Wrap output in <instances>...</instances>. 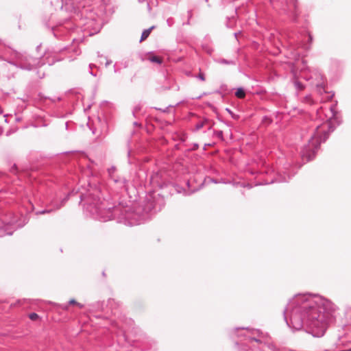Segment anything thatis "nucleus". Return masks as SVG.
Here are the masks:
<instances>
[{
	"label": "nucleus",
	"mask_w": 351,
	"mask_h": 351,
	"mask_svg": "<svg viewBox=\"0 0 351 351\" xmlns=\"http://www.w3.org/2000/svg\"><path fill=\"white\" fill-rule=\"evenodd\" d=\"M220 62L222 63V64H232V61H228V60H226L225 59L221 60Z\"/></svg>",
	"instance_id": "nucleus-22"
},
{
	"label": "nucleus",
	"mask_w": 351,
	"mask_h": 351,
	"mask_svg": "<svg viewBox=\"0 0 351 351\" xmlns=\"http://www.w3.org/2000/svg\"><path fill=\"white\" fill-rule=\"evenodd\" d=\"M158 176V173L155 175L152 176V180L154 181L155 179H156V177Z\"/></svg>",
	"instance_id": "nucleus-25"
},
{
	"label": "nucleus",
	"mask_w": 351,
	"mask_h": 351,
	"mask_svg": "<svg viewBox=\"0 0 351 351\" xmlns=\"http://www.w3.org/2000/svg\"><path fill=\"white\" fill-rule=\"evenodd\" d=\"M238 34H239V33H235V34H234V36H235L236 37H237V36H238Z\"/></svg>",
	"instance_id": "nucleus-30"
},
{
	"label": "nucleus",
	"mask_w": 351,
	"mask_h": 351,
	"mask_svg": "<svg viewBox=\"0 0 351 351\" xmlns=\"http://www.w3.org/2000/svg\"><path fill=\"white\" fill-rule=\"evenodd\" d=\"M167 25L171 27L174 23L173 19L172 18H169L167 20Z\"/></svg>",
	"instance_id": "nucleus-20"
},
{
	"label": "nucleus",
	"mask_w": 351,
	"mask_h": 351,
	"mask_svg": "<svg viewBox=\"0 0 351 351\" xmlns=\"http://www.w3.org/2000/svg\"><path fill=\"white\" fill-rule=\"evenodd\" d=\"M235 95L238 98L242 99L245 96V93L242 88H239L235 93Z\"/></svg>",
	"instance_id": "nucleus-12"
},
{
	"label": "nucleus",
	"mask_w": 351,
	"mask_h": 351,
	"mask_svg": "<svg viewBox=\"0 0 351 351\" xmlns=\"http://www.w3.org/2000/svg\"><path fill=\"white\" fill-rule=\"evenodd\" d=\"M81 200H84V199L81 196Z\"/></svg>",
	"instance_id": "nucleus-32"
},
{
	"label": "nucleus",
	"mask_w": 351,
	"mask_h": 351,
	"mask_svg": "<svg viewBox=\"0 0 351 351\" xmlns=\"http://www.w3.org/2000/svg\"><path fill=\"white\" fill-rule=\"evenodd\" d=\"M53 63H54V61H52V62H51V63H49V64H53Z\"/></svg>",
	"instance_id": "nucleus-33"
},
{
	"label": "nucleus",
	"mask_w": 351,
	"mask_h": 351,
	"mask_svg": "<svg viewBox=\"0 0 351 351\" xmlns=\"http://www.w3.org/2000/svg\"><path fill=\"white\" fill-rule=\"evenodd\" d=\"M168 108H165V109H164V110H162V109H160V108L159 110H162V112H167Z\"/></svg>",
	"instance_id": "nucleus-26"
},
{
	"label": "nucleus",
	"mask_w": 351,
	"mask_h": 351,
	"mask_svg": "<svg viewBox=\"0 0 351 351\" xmlns=\"http://www.w3.org/2000/svg\"><path fill=\"white\" fill-rule=\"evenodd\" d=\"M41 65H43V63H41ZM40 66V64L39 63V66Z\"/></svg>",
	"instance_id": "nucleus-34"
},
{
	"label": "nucleus",
	"mask_w": 351,
	"mask_h": 351,
	"mask_svg": "<svg viewBox=\"0 0 351 351\" xmlns=\"http://www.w3.org/2000/svg\"><path fill=\"white\" fill-rule=\"evenodd\" d=\"M196 78L199 79L201 81H205V75L202 72H199L198 75L195 76Z\"/></svg>",
	"instance_id": "nucleus-17"
},
{
	"label": "nucleus",
	"mask_w": 351,
	"mask_h": 351,
	"mask_svg": "<svg viewBox=\"0 0 351 351\" xmlns=\"http://www.w3.org/2000/svg\"><path fill=\"white\" fill-rule=\"evenodd\" d=\"M116 172L115 167L112 166L108 169V173L110 179L114 182V184H117L119 189H125L126 187V180L123 178H119L114 175Z\"/></svg>",
	"instance_id": "nucleus-6"
},
{
	"label": "nucleus",
	"mask_w": 351,
	"mask_h": 351,
	"mask_svg": "<svg viewBox=\"0 0 351 351\" xmlns=\"http://www.w3.org/2000/svg\"><path fill=\"white\" fill-rule=\"evenodd\" d=\"M320 77H321V79H320L321 82H318L317 83H316L315 86L317 87V91L320 94H322L323 92H325V90H324V82H322V76H320Z\"/></svg>",
	"instance_id": "nucleus-10"
},
{
	"label": "nucleus",
	"mask_w": 351,
	"mask_h": 351,
	"mask_svg": "<svg viewBox=\"0 0 351 351\" xmlns=\"http://www.w3.org/2000/svg\"><path fill=\"white\" fill-rule=\"evenodd\" d=\"M68 195L66 196L64 198H63L62 200H61V202L60 204H58L57 203V201L56 199H53L51 201V203H50V205L51 206L53 207V208H51V209H44V210H40V211H38L36 212V214L37 215H43V214H45V213H51V211H53V210H58L60 209L63 205L67 201L68 199Z\"/></svg>",
	"instance_id": "nucleus-8"
},
{
	"label": "nucleus",
	"mask_w": 351,
	"mask_h": 351,
	"mask_svg": "<svg viewBox=\"0 0 351 351\" xmlns=\"http://www.w3.org/2000/svg\"><path fill=\"white\" fill-rule=\"evenodd\" d=\"M90 73L92 75L95 76V75L92 71H90Z\"/></svg>",
	"instance_id": "nucleus-29"
},
{
	"label": "nucleus",
	"mask_w": 351,
	"mask_h": 351,
	"mask_svg": "<svg viewBox=\"0 0 351 351\" xmlns=\"http://www.w3.org/2000/svg\"><path fill=\"white\" fill-rule=\"evenodd\" d=\"M214 135L220 139H223V132L221 130L215 131Z\"/></svg>",
	"instance_id": "nucleus-16"
},
{
	"label": "nucleus",
	"mask_w": 351,
	"mask_h": 351,
	"mask_svg": "<svg viewBox=\"0 0 351 351\" xmlns=\"http://www.w3.org/2000/svg\"><path fill=\"white\" fill-rule=\"evenodd\" d=\"M13 60L8 62L23 70L31 71L39 66V60L28 56L25 53H21L14 51L12 53Z\"/></svg>",
	"instance_id": "nucleus-4"
},
{
	"label": "nucleus",
	"mask_w": 351,
	"mask_h": 351,
	"mask_svg": "<svg viewBox=\"0 0 351 351\" xmlns=\"http://www.w3.org/2000/svg\"><path fill=\"white\" fill-rule=\"evenodd\" d=\"M69 304H77L80 308H82L83 307V305L81 304H79L77 303L75 300H71L69 301Z\"/></svg>",
	"instance_id": "nucleus-21"
},
{
	"label": "nucleus",
	"mask_w": 351,
	"mask_h": 351,
	"mask_svg": "<svg viewBox=\"0 0 351 351\" xmlns=\"http://www.w3.org/2000/svg\"><path fill=\"white\" fill-rule=\"evenodd\" d=\"M93 66V64H91L89 65V66H90V69H92Z\"/></svg>",
	"instance_id": "nucleus-31"
},
{
	"label": "nucleus",
	"mask_w": 351,
	"mask_h": 351,
	"mask_svg": "<svg viewBox=\"0 0 351 351\" xmlns=\"http://www.w3.org/2000/svg\"><path fill=\"white\" fill-rule=\"evenodd\" d=\"M14 221L10 220L6 221L3 219H0V237L5 235H11L15 230Z\"/></svg>",
	"instance_id": "nucleus-5"
},
{
	"label": "nucleus",
	"mask_w": 351,
	"mask_h": 351,
	"mask_svg": "<svg viewBox=\"0 0 351 351\" xmlns=\"http://www.w3.org/2000/svg\"><path fill=\"white\" fill-rule=\"evenodd\" d=\"M339 351H351V348L348 349V350H339Z\"/></svg>",
	"instance_id": "nucleus-28"
},
{
	"label": "nucleus",
	"mask_w": 351,
	"mask_h": 351,
	"mask_svg": "<svg viewBox=\"0 0 351 351\" xmlns=\"http://www.w3.org/2000/svg\"><path fill=\"white\" fill-rule=\"evenodd\" d=\"M337 306L318 295L298 294L284 311L285 319L293 330L304 329L315 337L324 336L335 319Z\"/></svg>",
	"instance_id": "nucleus-1"
},
{
	"label": "nucleus",
	"mask_w": 351,
	"mask_h": 351,
	"mask_svg": "<svg viewBox=\"0 0 351 351\" xmlns=\"http://www.w3.org/2000/svg\"><path fill=\"white\" fill-rule=\"evenodd\" d=\"M283 173V175L282 174V173H278L277 177L276 178V182H287L289 179H290V176H287V178L286 177L285 174L287 173L285 172H282Z\"/></svg>",
	"instance_id": "nucleus-9"
},
{
	"label": "nucleus",
	"mask_w": 351,
	"mask_h": 351,
	"mask_svg": "<svg viewBox=\"0 0 351 351\" xmlns=\"http://www.w3.org/2000/svg\"><path fill=\"white\" fill-rule=\"evenodd\" d=\"M294 86H295V88L298 90H301L304 88V85L298 80H295L294 82Z\"/></svg>",
	"instance_id": "nucleus-14"
},
{
	"label": "nucleus",
	"mask_w": 351,
	"mask_h": 351,
	"mask_svg": "<svg viewBox=\"0 0 351 351\" xmlns=\"http://www.w3.org/2000/svg\"><path fill=\"white\" fill-rule=\"evenodd\" d=\"M336 104L328 107H321L317 110V117L324 122L315 126V130L308 144L304 145L301 151V155L306 160H312L318 150L322 143L328 138L329 132L334 130L332 122L337 119Z\"/></svg>",
	"instance_id": "nucleus-2"
},
{
	"label": "nucleus",
	"mask_w": 351,
	"mask_h": 351,
	"mask_svg": "<svg viewBox=\"0 0 351 351\" xmlns=\"http://www.w3.org/2000/svg\"><path fill=\"white\" fill-rule=\"evenodd\" d=\"M1 173L0 172V174H1Z\"/></svg>",
	"instance_id": "nucleus-35"
},
{
	"label": "nucleus",
	"mask_w": 351,
	"mask_h": 351,
	"mask_svg": "<svg viewBox=\"0 0 351 351\" xmlns=\"http://www.w3.org/2000/svg\"><path fill=\"white\" fill-rule=\"evenodd\" d=\"M245 330L246 333L247 335H252L256 336V337H250V339L251 340L254 341L258 342V343L261 341L258 339V337H264L263 332H261L258 329H254V328H250L247 327V328H236L235 331H237V330Z\"/></svg>",
	"instance_id": "nucleus-7"
},
{
	"label": "nucleus",
	"mask_w": 351,
	"mask_h": 351,
	"mask_svg": "<svg viewBox=\"0 0 351 351\" xmlns=\"http://www.w3.org/2000/svg\"><path fill=\"white\" fill-rule=\"evenodd\" d=\"M112 63V61L111 60H106V66H109L110 64Z\"/></svg>",
	"instance_id": "nucleus-24"
},
{
	"label": "nucleus",
	"mask_w": 351,
	"mask_h": 351,
	"mask_svg": "<svg viewBox=\"0 0 351 351\" xmlns=\"http://www.w3.org/2000/svg\"><path fill=\"white\" fill-rule=\"evenodd\" d=\"M304 102L311 104L313 103L311 96L310 95H306L304 99Z\"/></svg>",
	"instance_id": "nucleus-18"
},
{
	"label": "nucleus",
	"mask_w": 351,
	"mask_h": 351,
	"mask_svg": "<svg viewBox=\"0 0 351 351\" xmlns=\"http://www.w3.org/2000/svg\"><path fill=\"white\" fill-rule=\"evenodd\" d=\"M149 60L150 62H154V63H157V64H160L162 63V60L161 58H160L158 56H150L149 58Z\"/></svg>",
	"instance_id": "nucleus-13"
},
{
	"label": "nucleus",
	"mask_w": 351,
	"mask_h": 351,
	"mask_svg": "<svg viewBox=\"0 0 351 351\" xmlns=\"http://www.w3.org/2000/svg\"><path fill=\"white\" fill-rule=\"evenodd\" d=\"M308 40L311 42L312 41V36L310 34H308Z\"/></svg>",
	"instance_id": "nucleus-27"
},
{
	"label": "nucleus",
	"mask_w": 351,
	"mask_h": 351,
	"mask_svg": "<svg viewBox=\"0 0 351 351\" xmlns=\"http://www.w3.org/2000/svg\"><path fill=\"white\" fill-rule=\"evenodd\" d=\"M16 169H17V167H16V165L14 164V165L12 166V167L11 168V170H10V171H11L12 173H16Z\"/></svg>",
	"instance_id": "nucleus-23"
},
{
	"label": "nucleus",
	"mask_w": 351,
	"mask_h": 351,
	"mask_svg": "<svg viewBox=\"0 0 351 351\" xmlns=\"http://www.w3.org/2000/svg\"><path fill=\"white\" fill-rule=\"evenodd\" d=\"M154 28V27H151L149 29H145L141 37L140 42H142L143 40H145L150 34L152 29Z\"/></svg>",
	"instance_id": "nucleus-11"
},
{
	"label": "nucleus",
	"mask_w": 351,
	"mask_h": 351,
	"mask_svg": "<svg viewBox=\"0 0 351 351\" xmlns=\"http://www.w3.org/2000/svg\"><path fill=\"white\" fill-rule=\"evenodd\" d=\"M100 191H95L94 194H89L85 199V210L95 219L106 221L113 219L116 208L108 207L106 200H101Z\"/></svg>",
	"instance_id": "nucleus-3"
},
{
	"label": "nucleus",
	"mask_w": 351,
	"mask_h": 351,
	"mask_svg": "<svg viewBox=\"0 0 351 351\" xmlns=\"http://www.w3.org/2000/svg\"><path fill=\"white\" fill-rule=\"evenodd\" d=\"M29 317L32 320H36L38 318V315L36 313H30Z\"/></svg>",
	"instance_id": "nucleus-19"
},
{
	"label": "nucleus",
	"mask_w": 351,
	"mask_h": 351,
	"mask_svg": "<svg viewBox=\"0 0 351 351\" xmlns=\"http://www.w3.org/2000/svg\"><path fill=\"white\" fill-rule=\"evenodd\" d=\"M207 122V120H205V121H200L199 123H197L195 125V130H200L202 128H203L204 123Z\"/></svg>",
	"instance_id": "nucleus-15"
}]
</instances>
